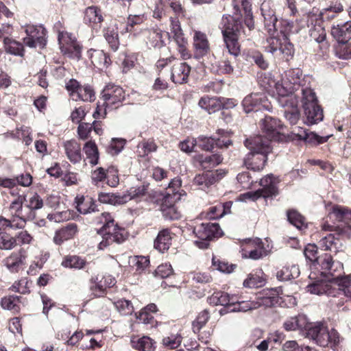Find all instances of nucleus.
Wrapping results in <instances>:
<instances>
[{
  "instance_id": "1",
  "label": "nucleus",
  "mask_w": 351,
  "mask_h": 351,
  "mask_svg": "<svg viewBox=\"0 0 351 351\" xmlns=\"http://www.w3.org/2000/svg\"><path fill=\"white\" fill-rule=\"evenodd\" d=\"M250 152L243 159L244 165L254 172L263 169L267 160V154L271 151L269 141L261 135L250 136L244 142Z\"/></svg>"
},
{
  "instance_id": "2",
  "label": "nucleus",
  "mask_w": 351,
  "mask_h": 351,
  "mask_svg": "<svg viewBox=\"0 0 351 351\" xmlns=\"http://www.w3.org/2000/svg\"><path fill=\"white\" fill-rule=\"evenodd\" d=\"M104 222L103 226L97 230V234L101 236V240L99 243L97 248L104 250L114 243L121 244L124 242L128 237L126 230L114 223L110 213H103Z\"/></svg>"
},
{
  "instance_id": "3",
  "label": "nucleus",
  "mask_w": 351,
  "mask_h": 351,
  "mask_svg": "<svg viewBox=\"0 0 351 351\" xmlns=\"http://www.w3.org/2000/svg\"><path fill=\"white\" fill-rule=\"evenodd\" d=\"M330 217L334 219L337 223L330 225L324 223L322 229L332 232L338 236V239H350L351 237V210L346 207L336 205L332 207L330 213Z\"/></svg>"
},
{
  "instance_id": "4",
  "label": "nucleus",
  "mask_w": 351,
  "mask_h": 351,
  "mask_svg": "<svg viewBox=\"0 0 351 351\" xmlns=\"http://www.w3.org/2000/svg\"><path fill=\"white\" fill-rule=\"evenodd\" d=\"M222 34L230 57L223 53V59L218 64V71L221 74L230 75L234 72V64L237 62V58L241 54V46L237 41L236 36L229 30H222Z\"/></svg>"
},
{
  "instance_id": "5",
  "label": "nucleus",
  "mask_w": 351,
  "mask_h": 351,
  "mask_svg": "<svg viewBox=\"0 0 351 351\" xmlns=\"http://www.w3.org/2000/svg\"><path fill=\"white\" fill-rule=\"evenodd\" d=\"M306 337L313 340L315 343L322 346H330L334 348L339 343V335L334 329L329 331L324 324L321 323H308L305 328Z\"/></svg>"
},
{
  "instance_id": "6",
  "label": "nucleus",
  "mask_w": 351,
  "mask_h": 351,
  "mask_svg": "<svg viewBox=\"0 0 351 351\" xmlns=\"http://www.w3.org/2000/svg\"><path fill=\"white\" fill-rule=\"evenodd\" d=\"M302 102L306 117L305 123L313 125L323 120V110L318 104L315 93L311 88H302Z\"/></svg>"
},
{
  "instance_id": "7",
  "label": "nucleus",
  "mask_w": 351,
  "mask_h": 351,
  "mask_svg": "<svg viewBox=\"0 0 351 351\" xmlns=\"http://www.w3.org/2000/svg\"><path fill=\"white\" fill-rule=\"evenodd\" d=\"M193 232L197 238L195 245L202 250L208 248L210 241L221 235V230L217 223H202L194 227Z\"/></svg>"
},
{
  "instance_id": "8",
  "label": "nucleus",
  "mask_w": 351,
  "mask_h": 351,
  "mask_svg": "<svg viewBox=\"0 0 351 351\" xmlns=\"http://www.w3.org/2000/svg\"><path fill=\"white\" fill-rule=\"evenodd\" d=\"M318 265L321 266L322 274L327 278L328 282L335 285L342 283L344 272L343 266L341 262L334 261L330 254H324L318 259Z\"/></svg>"
},
{
  "instance_id": "9",
  "label": "nucleus",
  "mask_w": 351,
  "mask_h": 351,
  "mask_svg": "<svg viewBox=\"0 0 351 351\" xmlns=\"http://www.w3.org/2000/svg\"><path fill=\"white\" fill-rule=\"evenodd\" d=\"M260 125L266 135V136H262L268 139L269 144L271 141L282 142L286 140V136L283 132L284 125L280 120L270 116H265L264 119H261Z\"/></svg>"
},
{
  "instance_id": "10",
  "label": "nucleus",
  "mask_w": 351,
  "mask_h": 351,
  "mask_svg": "<svg viewBox=\"0 0 351 351\" xmlns=\"http://www.w3.org/2000/svg\"><path fill=\"white\" fill-rule=\"evenodd\" d=\"M26 37L23 43L29 48L43 49L47 43V31L43 25H26L24 26Z\"/></svg>"
},
{
  "instance_id": "11",
  "label": "nucleus",
  "mask_w": 351,
  "mask_h": 351,
  "mask_svg": "<svg viewBox=\"0 0 351 351\" xmlns=\"http://www.w3.org/2000/svg\"><path fill=\"white\" fill-rule=\"evenodd\" d=\"M279 182L278 178L269 174L260 179L258 184L261 186L256 191L248 192L245 195L255 201L260 197L268 198L275 197L278 194L277 184Z\"/></svg>"
},
{
  "instance_id": "12",
  "label": "nucleus",
  "mask_w": 351,
  "mask_h": 351,
  "mask_svg": "<svg viewBox=\"0 0 351 351\" xmlns=\"http://www.w3.org/2000/svg\"><path fill=\"white\" fill-rule=\"evenodd\" d=\"M255 28L254 21L252 13L245 14L243 23L239 19H233L228 23L223 30H229L230 33L236 36L237 41L239 38L243 35L248 39L252 36V32Z\"/></svg>"
},
{
  "instance_id": "13",
  "label": "nucleus",
  "mask_w": 351,
  "mask_h": 351,
  "mask_svg": "<svg viewBox=\"0 0 351 351\" xmlns=\"http://www.w3.org/2000/svg\"><path fill=\"white\" fill-rule=\"evenodd\" d=\"M58 40L60 49L64 55L76 60L81 58L82 47L72 34L59 32Z\"/></svg>"
},
{
  "instance_id": "14",
  "label": "nucleus",
  "mask_w": 351,
  "mask_h": 351,
  "mask_svg": "<svg viewBox=\"0 0 351 351\" xmlns=\"http://www.w3.org/2000/svg\"><path fill=\"white\" fill-rule=\"evenodd\" d=\"M125 97L124 90L114 84H107L101 93L100 101H104V105L116 108L121 104Z\"/></svg>"
},
{
  "instance_id": "15",
  "label": "nucleus",
  "mask_w": 351,
  "mask_h": 351,
  "mask_svg": "<svg viewBox=\"0 0 351 351\" xmlns=\"http://www.w3.org/2000/svg\"><path fill=\"white\" fill-rule=\"evenodd\" d=\"M242 106L246 113L269 110L268 99L265 95L261 93H254L246 96L242 101Z\"/></svg>"
},
{
  "instance_id": "16",
  "label": "nucleus",
  "mask_w": 351,
  "mask_h": 351,
  "mask_svg": "<svg viewBox=\"0 0 351 351\" xmlns=\"http://www.w3.org/2000/svg\"><path fill=\"white\" fill-rule=\"evenodd\" d=\"M226 173V171L222 169L215 171H206L196 175L193 178V183L200 189L205 190L221 180Z\"/></svg>"
},
{
  "instance_id": "17",
  "label": "nucleus",
  "mask_w": 351,
  "mask_h": 351,
  "mask_svg": "<svg viewBox=\"0 0 351 351\" xmlns=\"http://www.w3.org/2000/svg\"><path fill=\"white\" fill-rule=\"evenodd\" d=\"M260 10L263 18L265 29L269 35H274L278 29L275 10L271 7L270 3L265 1L261 3Z\"/></svg>"
},
{
  "instance_id": "18",
  "label": "nucleus",
  "mask_w": 351,
  "mask_h": 351,
  "mask_svg": "<svg viewBox=\"0 0 351 351\" xmlns=\"http://www.w3.org/2000/svg\"><path fill=\"white\" fill-rule=\"evenodd\" d=\"M307 21L309 29V35L311 38L318 43L324 42L326 39V34L325 29L322 25L321 19H317V15H308Z\"/></svg>"
},
{
  "instance_id": "19",
  "label": "nucleus",
  "mask_w": 351,
  "mask_h": 351,
  "mask_svg": "<svg viewBox=\"0 0 351 351\" xmlns=\"http://www.w3.org/2000/svg\"><path fill=\"white\" fill-rule=\"evenodd\" d=\"M141 33L149 48L160 49L165 45L162 32L159 29H144Z\"/></svg>"
},
{
  "instance_id": "20",
  "label": "nucleus",
  "mask_w": 351,
  "mask_h": 351,
  "mask_svg": "<svg viewBox=\"0 0 351 351\" xmlns=\"http://www.w3.org/2000/svg\"><path fill=\"white\" fill-rule=\"evenodd\" d=\"M78 231V226L75 223H69L56 231L53 242L60 245L64 241L73 239Z\"/></svg>"
},
{
  "instance_id": "21",
  "label": "nucleus",
  "mask_w": 351,
  "mask_h": 351,
  "mask_svg": "<svg viewBox=\"0 0 351 351\" xmlns=\"http://www.w3.org/2000/svg\"><path fill=\"white\" fill-rule=\"evenodd\" d=\"M223 157L219 154L212 155L198 154L194 157V160L199 167L203 170L213 169L223 161Z\"/></svg>"
},
{
  "instance_id": "22",
  "label": "nucleus",
  "mask_w": 351,
  "mask_h": 351,
  "mask_svg": "<svg viewBox=\"0 0 351 351\" xmlns=\"http://www.w3.org/2000/svg\"><path fill=\"white\" fill-rule=\"evenodd\" d=\"M302 71L299 69L289 70L286 74V80L284 82L285 88L289 90L291 92H296L300 90L302 93V88H306L302 84Z\"/></svg>"
},
{
  "instance_id": "23",
  "label": "nucleus",
  "mask_w": 351,
  "mask_h": 351,
  "mask_svg": "<svg viewBox=\"0 0 351 351\" xmlns=\"http://www.w3.org/2000/svg\"><path fill=\"white\" fill-rule=\"evenodd\" d=\"M191 66L186 62H178L171 69V79L175 84H184L188 81Z\"/></svg>"
},
{
  "instance_id": "24",
  "label": "nucleus",
  "mask_w": 351,
  "mask_h": 351,
  "mask_svg": "<svg viewBox=\"0 0 351 351\" xmlns=\"http://www.w3.org/2000/svg\"><path fill=\"white\" fill-rule=\"evenodd\" d=\"M193 45L195 47V56L200 58L206 56L210 51L207 36L205 34L196 31L193 36Z\"/></svg>"
},
{
  "instance_id": "25",
  "label": "nucleus",
  "mask_w": 351,
  "mask_h": 351,
  "mask_svg": "<svg viewBox=\"0 0 351 351\" xmlns=\"http://www.w3.org/2000/svg\"><path fill=\"white\" fill-rule=\"evenodd\" d=\"M88 53L92 64L100 70L107 68L111 63L109 56L103 50L91 49Z\"/></svg>"
},
{
  "instance_id": "26",
  "label": "nucleus",
  "mask_w": 351,
  "mask_h": 351,
  "mask_svg": "<svg viewBox=\"0 0 351 351\" xmlns=\"http://www.w3.org/2000/svg\"><path fill=\"white\" fill-rule=\"evenodd\" d=\"M90 280L94 284L91 285L90 289L96 296L104 294L106 288L112 287L116 283L115 278L110 276H104L100 280H98L97 276L93 277Z\"/></svg>"
},
{
  "instance_id": "27",
  "label": "nucleus",
  "mask_w": 351,
  "mask_h": 351,
  "mask_svg": "<svg viewBox=\"0 0 351 351\" xmlns=\"http://www.w3.org/2000/svg\"><path fill=\"white\" fill-rule=\"evenodd\" d=\"M249 245L254 246V248L250 250H245L243 253V257L249 258L252 260H258L267 255L264 244L261 239L256 238L250 241Z\"/></svg>"
},
{
  "instance_id": "28",
  "label": "nucleus",
  "mask_w": 351,
  "mask_h": 351,
  "mask_svg": "<svg viewBox=\"0 0 351 351\" xmlns=\"http://www.w3.org/2000/svg\"><path fill=\"white\" fill-rule=\"evenodd\" d=\"M209 303L213 305H221L223 308L220 310L221 314H224L230 312V309L232 307V298L227 293L224 292H215L209 298Z\"/></svg>"
},
{
  "instance_id": "29",
  "label": "nucleus",
  "mask_w": 351,
  "mask_h": 351,
  "mask_svg": "<svg viewBox=\"0 0 351 351\" xmlns=\"http://www.w3.org/2000/svg\"><path fill=\"white\" fill-rule=\"evenodd\" d=\"M64 148L67 158L73 164L79 163L82 160L80 145L75 140L66 141Z\"/></svg>"
},
{
  "instance_id": "30",
  "label": "nucleus",
  "mask_w": 351,
  "mask_h": 351,
  "mask_svg": "<svg viewBox=\"0 0 351 351\" xmlns=\"http://www.w3.org/2000/svg\"><path fill=\"white\" fill-rule=\"evenodd\" d=\"M258 306H264L265 307H271L278 304L281 300V298L278 296V294L276 289L264 290L263 293H261L257 297Z\"/></svg>"
},
{
  "instance_id": "31",
  "label": "nucleus",
  "mask_w": 351,
  "mask_h": 351,
  "mask_svg": "<svg viewBox=\"0 0 351 351\" xmlns=\"http://www.w3.org/2000/svg\"><path fill=\"white\" fill-rule=\"evenodd\" d=\"M104 21L102 12L97 6H89L84 11V22L91 27L97 26Z\"/></svg>"
},
{
  "instance_id": "32",
  "label": "nucleus",
  "mask_w": 351,
  "mask_h": 351,
  "mask_svg": "<svg viewBox=\"0 0 351 351\" xmlns=\"http://www.w3.org/2000/svg\"><path fill=\"white\" fill-rule=\"evenodd\" d=\"M331 34L338 42H348L351 39V22L348 21L343 24H337L331 29Z\"/></svg>"
},
{
  "instance_id": "33",
  "label": "nucleus",
  "mask_w": 351,
  "mask_h": 351,
  "mask_svg": "<svg viewBox=\"0 0 351 351\" xmlns=\"http://www.w3.org/2000/svg\"><path fill=\"white\" fill-rule=\"evenodd\" d=\"M349 239H338L335 234H328L323 237L319 242L320 247L323 250H331L332 248L338 251L343 246V241Z\"/></svg>"
},
{
  "instance_id": "34",
  "label": "nucleus",
  "mask_w": 351,
  "mask_h": 351,
  "mask_svg": "<svg viewBox=\"0 0 351 351\" xmlns=\"http://www.w3.org/2000/svg\"><path fill=\"white\" fill-rule=\"evenodd\" d=\"M171 231L168 228L162 229L160 230L155 241L154 248L160 252H165L167 251L171 244Z\"/></svg>"
},
{
  "instance_id": "35",
  "label": "nucleus",
  "mask_w": 351,
  "mask_h": 351,
  "mask_svg": "<svg viewBox=\"0 0 351 351\" xmlns=\"http://www.w3.org/2000/svg\"><path fill=\"white\" fill-rule=\"evenodd\" d=\"M306 326H308V321L306 317L304 315L291 317L283 324V327L287 331L305 330Z\"/></svg>"
},
{
  "instance_id": "36",
  "label": "nucleus",
  "mask_w": 351,
  "mask_h": 351,
  "mask_svg": "<svg viewBox=\"0 0 351 351\" xmlns=\"http://www.w3.org/2000/svg\"><path fill=\"white\" fill-rule=\"evenodd\" d=\"M77 210L83 215L98 212L97 205L92 198L81 197L77 199Z\"/></svg>"
},
{
  "instance_id": "37",
  "label": "nucleus",
  "mask_w": 351,
  "mask_h": 351,
  "mask_svg": "<svg viewBox=\"0 0 351 351\" xmlns=\"http://www.w3.org/2000/svg\"><path fill=\"white\" fill-rule=\"evenodd\" d=\"M3 45L6 53L21 57L24 56V47L21 43L8 37H5L3 38Z\"/></svg>"
},
{
  "instance_id": "38",
  "label": "nucleus",
  "mask_w": 351,
  "mask_h": 351,
  "mask_svg": "<svg viewBox=\"0 0 351 351\" xmlns=\"http://www.w3.org/2000/svg\"><path fill=\"white\" fill-rule=\"evenodd\" d=\"M294 93L289 91V90H287L286 94L279 93L277 100L278 104L285 110H291L293 108L298 107V100Z\"/></svg>"
},
{
  "instance_id": "39",
  "label": "nucleus",
  "mask_w": 351,
  "mask_h": 351,
  "mask_svg": "<svg viewBox=\"0 0 351 351\" xmlns=\"http://www.w3.org/2000/svg\"><path fill=\"white\" fill-rule=\"evenodd\" d=\"M95 99V94L93 88L90 85L81 86L78 91L73 94V100L83 101H93Z\"/></svg>"
},
{
  "instance_id": "40",
  "label": "nucleus",
  "mask_w": 351,
  "mask_h": 351,
  "mask_svg": "<svg viewBox=\"0 0 351 351\" xmlns=\"http://www.w3.org/2000/svg\"><path fill=\"white\" fill-rule=\"evenodd\" d=\"M155 343V341L147 336L131 340L132 346L139 351H154Z\"/></svg>"
},
{
  "instance_id": "41",
  "label": "nucleus",
  "mask_w": 351,
  "mask_h": 351,
  "mask_svg": "<svg viewBox=\"0 0 351 351\" xmlns=\"http://www.w3.org/2000/svg\"><path fill=\"white\" fill-rule=\"evenodd\" d=\"M300 274L298 266L292 265L291 266L283 267L277 272L276 277L278 280L280 281H287L298 278Z\"/></svg>"
},
{
  "instance_id": "42",
  "label": "nucleus",
  "mask_w": 351,
  "mask_h": 351,
  "mask_svg": "<svg viewBox=\"0 0 351 351\" xmlns=\"http://www.w3.org/2000/svg\"><path fill=\"white\" fill-rule=\"evenodd\" d=\"M22 251V250H20L18 252H12L4 260V265L11 272H17L19 271L24 258L21 254Z\"/></svg>"
},
{
  "instance_id": "43",
  "label": "nucleus",
  "mask_w": 351,
  "mask_h": 351,
  "mask_svg": "<svg viewBox=\"0 0 351 351\" xmlns=\"http://www.w3.org/2000/svg\"><path fill=\"white\" fill-rule=\"evenodd\" d=\"M307 291L312 294L335 295L331 285L325 282H316L307 286Z\"/></svg>"
},
{
  "instance_id": "44",
  "label": "nucleus",
  "mask_w": 351,
  "mask_h": 351,
  "mask_svg": "<svg viewBox=\"0 0 351 351\" xmlns=\"http://www.w3.org/2000/svg\"><path fill=\"white\" fill-rule=\"evenodd\" d=\"M287 219L290 223L298 230H304L307 228L305 217L295 210H289L287 213Z\"/></svg>"
},
{
  "instance_id": "45",
  "label": "nucleus",
  "mask_w": 351,
  "mask_h": 351,
  "mask_svg": "<svg viewBox=\"0 0 351 351\" xmlns=\"http://www.w3.org/2000/svg\"><path fill=\"white\" fill-rule=\"evenodd\" d=\"M343 10V7L341 3H335V5H330L321 10L317 19L321 18L322 20L330 21L333 19L336 14L341 12Z\"/></svg>"
},
{
  "instance_id": "46",
  "label": "nucleus",
  "mask_w": 351,
  "mask_h": 351,
  "mask_svg": "<svg viewBox=\"0 0 351 351\" xmlns=\"http://www.w3.org/2000/svg\"><path fill=\"white\" fill-rule=\"evenodd\" d=\"M104 36L110 47L116 51L119 47V40L117 31L113 27H107L104 29Z\"/></svg>"
},
{
  "instance_id": "47",
  "label": "nucleus",
  "mask_w": 351,
  "mask_h": 351,
  "mask_svg": "<svg viewBox=\"0 0 351 351\" xmlns=\"http://www.w3.org/2000/svg\"><path fill=\"white\" fill-rule=\"evenodd\" d=\"M84 149L89 162L93 165H96L99 160V152L96 144L91 141H88L86 143Z\"/></svg>"
},
{
  "instance_id": "48",
  "label": "nucleus",
  "mask_w": 351,
  "mask_h": 351,
  "mask_svg": "<svg viewBox=\"0 0 351 351\" xmlns=\"http://www.w3.org/2000/svg\"><path fill=\"white\" fill-rule=\"evenodd\" d=\"M21 297L18 295H9L1 298V306L3 309L12 311L16 313L19 311V303Z\"/></svg>"
},
{
  "instance_id": "49",
  "label": "nucleus",
  "mask_w": 351,
  "mask_h": 351,
  "mask_svg": "<svg viewBox=\"0 0 351 351\" xmlns=\"http://www.w3.org/2000/svg\"><path fill=\"white\" fill-rule=\"evenodd\" d=\"M86 261L81 257L73 255L66 256L62 263V265L65 267L81 269L86 265Z\"/></svg>"
},
{
  "instance_id": "50",
  "label": "nucleus",
  "mask_w": 351,
  "mask_h": 351,
  "mask_svg": "<svg viewBox=\"0 0 351 351\" xmlns=\"http://www.w3.org/2000/svg\"><path fill=\"white\" fill-rule=\"evenodd\" d=\"M16 243L14 236L6 231L0 232V250L10 251L15 248Z\"/></svg>"
},
{
  "instance_id": "51",
  "label": "nucleus",
  "mask_w": 351,
  "mask_h": 351,
  "mask_svg": "<svg viewBox=\"0 0 351 351\" xmlns=\"http://www.w3.org/2000/svg\"><path fill=\"white\" fill-rule=\"evenodd\" d=\"M210 318L209 313L207 310L201 311L196 319L192 323V329L195 333H198L200 330L206 325Z\"/></svg>"
},
{
  "instance_id": "52",
  "label": "nucleus",
  "mask_w": 351,
  "mask_h": 351,
  "mask_svg": "<svg viewBox=\"0 0 351 351\" xmlns=\"http://www.w3.org/2000/svg\"><path fill=\"white\" fill-rule=\"evenodd\" d=\"M335 47V55L341 59L348 60L351 58V45L348 42H338Z\"/></svg>"
},
{
  "instance_id": "53",
  "label": "nucleus",
  "mask_w": 351,
  "mask_h": 351,
  "mask_svg": "<svg viewBox=\"0 0 351 351\" xmlns=\"http://www.w3.org/2000/svg\"><path fill=\"white\" fill-rule=\"evenodd\" d=\"M237 181L241 184L243 189H251L257 180H254L250 171H243L237 175Z\"/></svg>"
},
{
  "instance_id": "54",
  "label": "nucleus",
  "mask_w": 351,
  "mask_h": 351,
  "mask_svg": "<svg viewBox=\"0 0 351 351\" xmlns=\"http://www.w3.org/2000/svg\"><path fill=\"white\" fill-rule=\"evenodd\" d=\"M16 246L29 245L33 241V237L27 230H22L14 235Z\"/></svg>"
},
{
  "instance_id": "55",
  "label": "nucleus",
  "mask_w": 351,
  "mask_h": 351,
  "mask_svg": "<svg viewBox=\"0 0 351 351\" xmlns=\"http://www.w3.org/2000/svg\"><path fill=\"white\" fill-rule=\"evenodd\" d=\"M280 34H282V37L283 39V43L280 48V50L282 54L287 58V60L289 58H291L295 52L293 45L288 40L287 36L283 34L280 31Z\"/></svg>"
},
{
  "instance_id": "56",
  "label": "nucleus",
  "mask_w": 351,
  "mask_h": 351,
  "mask_svg": "<svg viewBox=\"0 0 351 351\" xmlns=\"http://www.w3.org/2000/svg\"><path fill=\"white\" fill-rule=\"evenodd\" d=\"M149 184H143L139 186H132L127 191L130 200L143 197L148 189Z\"/></svg>"
},
{
  "instance_id": "57",
  "label": "nucleus",
  "mask_w": 351,
  "mask_h": 351,
  "mask_svg": "<svg viewBox=\"0 0 351 351\" xmlns=\"http://www.w3.org/2000/svg\"><path fill=\"white\" fill-rule=\"evenodd\" d=\"M197 139V145L204 151H212L215 147V138L204 136H199Z\"/></svg>"
},
{
  "instance_id": "58",
  "label": "nucleus",
  "mask_w": 351,
  "mask_h": 351,
  "mask_svg": "<svg viewBox=\"0 0 351 351\" xmlns=\"http://www.w3.org/2000/svg\"><path fill=\"white\" fill-rule=\"evenodd\" d=\"M143 21V17L140 15H130L128 18L127 24L125 27V32L136 34L135 32L136 29L134 28L135 25H140Z\"/></svg>"
},
{
  "instance_id": "59",
  "label": "nucleus",
  "mask_w": 351,
  "mask_h": 351,
  "mask_svg": "<svg viewBox=\"0 0 351 351\" xmlns=\"http://www.w3.org/2000/svg\"><path fill=\"white\" fill-rule=\"evenodd\" d=\"M248 58L252 60L259 68L265 70L268 67V62L264 59L263 54L257 51H253L248 54Z\"/></svg>"
},
{
  "instance_id": "60",
  "label": "nucleus",
  "mask_w": 351,
  "mask_h": 351,
  "mask_svg": "<svg viewBox=\"0 0 351 351\" xmlns=\"http://www.w3.org/2000/svg\"><path fill=\"white\" fill-rule=\"evenodd\" d=\"M232 307L230 308V312L242 311L246 312L249 310L256 308L257 307L256 303L253 302H238L234 304L232 302Z\"/></svg>"
},
{
  "instance_id": "61",
  "label": "nucleus",
  "mask_w": 351,
  "mask_h": 351,
  "mask_svg": "<svg viewBox=\"0 0 351 351\" xmlns=\"http://www.w3.org/2000/svg\"><path fill=\"white\" fill-rule=\"evenodd\" d=\"M182 337L179 334H171V335L164 337L162 339L163 345L170 349L177 348L182 342Z\"/></svg>"
},
{
  "instance_id": "62",
  "label": "nucleus",
  "mask_w": 351,
  "mask_h": 351,
  "mask_svg": "<svg viewBox=\"0 0 351 351\" xmlns=\"http://www.w3.org/2000/svg\"><path fill=\"white\" fill-rule=\"evenodd\" d=\"M125 141L122 138H112L107 151L112 155L118 154L123 149Z\"/></svg>"
},
{
  "instance_id": "63",
  "label": "nucleus",
  "mask_w": 351,
  "mask_h": 351,
  "mask_svg": "<svg viewBox=\"0 0 351 351\" xmlns=\"http://www.w3.org/2000/svg\"><path fill=\"white\" fill-rule=\"evenodd\" d=\"M26 224V218L19 214H12L10 219V228L13 230L23 229Z\"/></svg>"
},
{
  "instance_id": "64",
  "label": "nucleus",
  "mask_w": 351,
  "mask_h": 351,
  "mask_svg": "<svg viewBox=\"0 0 351 351\" xmlns=\"http://www.w3.org/2000/svg\"><path fill=\"white\" fill-rule=\"evenodd\" d=\"M106 180H107L106 183L111 187H115L119 184V179L118 176V170L114 167H110L106 170Z\"/></svg>"
}]
</instances>
